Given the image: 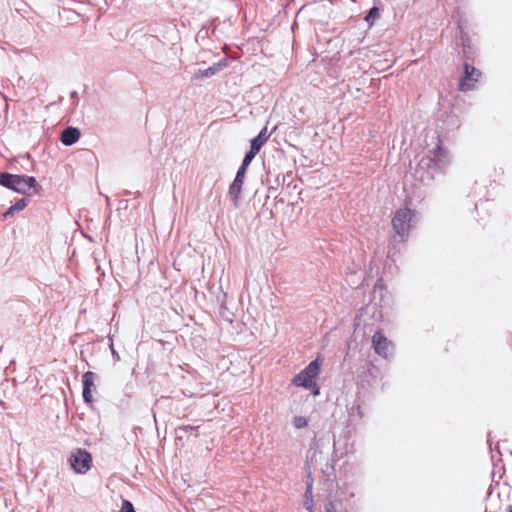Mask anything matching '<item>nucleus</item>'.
I'll list each match as a JSON object with an SVG mask.
<instances>
[{
  "label": "nucleus",
  "mask_w": 512,
  "mask_h": 512,
  "mask_svg": "<svg viewBox=\"0 0 512 512\" xmlns=\"http://www.w3.org/2000/svg\"><path fill=\"white\" fill-rule=\"evenodd\" d=\"M0 185L20 194H26L30 189L38 193L41 186L33 176L0 172Z\"/></svg>",
  "instance_id": "1"
},
{
  "label": "nucleus",
  "mask_w": 512,
  "mask_h": 512,
  "mask_svg": "<svg viewBox=\"0 0 512 512\" xmlns=\"http://www.w3.org/2000/svg\"><path fill=\"white\" fill-rule=\"evenodd\" d=\"M451 163L449 151L444 148L441 144V140L438 139L436 146L431 151V156L423 158L419 166L421 168L427 167L429 170L435 173H444Z\"/></svg>",
  "instance_id": "2"
},
{
  "label": "nucleus",
  "mask_w": 512,
  "mask_h": 512,
  "mask_svg": "<svg viewBox=\"0 0 512 512\" xmlns=\"http://www.w3.org/2000/svg\"><path fill=\"white\" fill-rule=\"evenodd\" d=\"M319 373L320 361L319 359H315L311 361L300 373L293 377L292 384L309 390L316 388L313 394L318 395L319 388L316 385V379Z\"/></svg>",
  "instance_id": "3"
},
{
  "label": "nucleus",
  "mask_w": 512,
  "mask_h": 512,
  "mask_svg": "<svg viewBox=\"0 0 512 512\" xmlns=\"http://www.w3.org/2000/svg\"><path fill=\"white\" fill-rule=\"evenodd\" d=\"M414 216V211L409 208H403L396 211L392 219V226L395 235H397L401 241H405L408 238Z\"/></svg>",
  "instance_id": "4"
},
{
  "label": "nucleus",
  "mask_w": 512,
  "mask_h": 512,
  "mask_svg": "<svg viewBox=\"0 0 512 512\" xmlns=\"http://www.w3.org/2000/svg\"><path fill=\"white\" fill-rule=\"evenodd\" d=\"M72 469L78 474L87 473L92 464V456L84 449H77L69 458Z\"/></svg>",
  "instance_id": "5"
},
{
  "label": "nucleus",
  "mask_w": 512,
  "mask_h": 512,
  "mask_svg": "<svg viewBox=\"0 0 512 512\" xmlns=\"http://www.w3.org/2000/svg\"><path fill=\"white\" fill-rule=\"evenodd\" d=\"M374 351L383 358H389L394 353V344L381 331H376L372 336Z\"/></svg>",
  "instance_id": "6"
},
{
  "label": "nucleus",
  "mask_w": 512,
  "mask_h": 512,
  "mask_svg": "<svg viewBox=\"0 0 512 512\" xmlns=\"http://www.w3.org/2000/svg\"><path fill=\"white\" fill-rule=\"evenodd\" d=\"M482 73L474 66L465 63L464 64V75L459 83L460 91H470L476 87V82L481 77Z\"/></svg>",
  "instance_id": "7"
},
{
  "label": "nucleus",
  "mask_w": 512,
  "mask_h": 512,
  "mask_svg": "<svg viewBox=\"0 0 512 512\" xmlns=\"http://www.w3.org/2000/svg\"><path fill=\"white\" fill-rule=\"evenodd\" d=\"M245 174L246 170L239 167L233 182L229 186L228 196L232 199L236 207L238 206L239 203Z\"/></svg>",
  "instance_id": "8"
},
{
  "label": "nucleus",
  "mask_w": 512,
  "mask_h": 512,
  "mask_svg": "<svg viewBox=\"0 0 512 512\" xmlns=\"http://www.w3.org/2000/svg\"><path fill=\"white\" fill-rule=\"evenodd\" d=\"M96 374L92 371H87L82 375V385H83V400L85 403L89 404L93 401L92 391L96 389L95 379Z\"/></svg>",
  "instance_id": "9"
},
{
  "label": "nucleus",
  "mask_w": 512,
  "mask_h": 512,
  "mask_svg": "<svg viewBox=\"0 0 512 512\" xmlns=\"http://www.w3.org/2000/svg\"><path fill=\"white\" fill-rule=\"evenodd\" d=\"M366 317L373 320L383 318L382 310L378 308L376 303H368L360 308L359 313L356 315L355 320H363Z\"/></svg>",
  "instance_id": "10"
},
{
  "label": "nucleus",
  "mask_w": 512,
  "mask_h": 512,
  "mask_svg": "<svg viewBox=\"0 0 512 512\" xmlns=\"http://www.w3.org/2000/svg\"><path fill=\"white\" fill-rule=\"evenodd\" d=\"M80 138V131L76 127H67L62 133L60 140L66 146H71L75 144Z\"/></svg>",
  "instance_id": "11"
},
{
  "label": "nucleus",
  "mask_w": 512,
  "mask_h": 512,
  "mask_svg": "<svg viewBox=\"0 0 512 512\" xmlns=\"http://www.w3.org/2000/svg\"><path fill=\"white\" fill-rule=\"evenodd\" d=\"M270 135L267 133V127H264L259 134L251 140L250 147L257 150H261L262 146L267 142Z\"/></svg>",
  "instance_id": "12"
},
{
  "label": "nucleus",
  "mask_w": 512,
  "mask_h": 512,
  "mask_svg": "<svg viewBox=\"0 0 512 512\" xmlns=\"http://www.w3.org/2000/svg\"><path fill=\"white\" fill-rule=\"evenodd\" d=\"M29 199L23 197L19 199L15 204L11 205L4 213L3 218L7 219L12 217L16 212L22 211L28 204Z\"/></svg>",
  "instance_id": "13"
},
{
  "label": "nucleus",
  "mask_w": 512,
  "mask_h": 512,
  "mask_svg": "<svg viewBox=\"0 0 512 512\" xmlns=\"http://www.w3.org/2000/svg\"><path fill=\"white\" fill-rule=\"evenodd\" d=\"M224 66H225V63L223 61H220L204 70H198V72L195 74V77L197 79L204 78V77H210V76L216 74L217 72H219Z\"/></svg>",
  "instance_id": "14"
},
{
  "label": "nucleus",
  "mask_w": 512,
  "mask_h": 512,
  "mask_svg": "<svg viewBox=\"0 0 512 512\" xmlns=\"http://www.w3.org/2000/svg\"><path fill=\"white\" fill-rule=\"evenodd\" d=\"M198 426L191 425H182L175 429L176 435L178 439H183L188 434H195V437L198 436Z\"/></svg>",
  "instance_id": "15"
},
{
  "label": "nucleus",
  "mask_w": 512,
  "mask_h": 512,
  "mask_svg": "<svg viewBox=\"0 0 512 512\" xmlns=\"http://www.w3.org/2000/svg\"><path fill=\"white\" fill-rule=\"evenodd\" d=\"M258 153L259 152L257 150L250 147V150L244 156V159L242 161L240 168L247 170V167L249 166V164L252 162V160L255 158V156Z\"/></svg>",
  "instance_id": "16"
},
{
  "label": "nucleus",
  "mask_w": 512,
  "mask_h": 512,
  "mask_svg": "<svg viewBox=\"0 0 512 512\" xmlns=\"http://www.w3.org/2000/svg\"><path fill=\"white\" fill-rule=\"evenodd\" d=\"M312 489H313V480L310 478V475H309L308 481L306 483V491H305V499H310V506H307V510H312V508H313Z\"/></svg>",
  "instance_id": "17"
},
{
  "label": "nucleus",
  "mask_w": 512,
  "mask_h": 512,
  "mask_svg": "<svg viewBox=\"0 0 512 512\" xmlns=\"http://www.w3.org/2000/svg\"><path fill=\"white\" fill-rule=\"evenodd\" d=\"M378 17L379 9L374 6L368 11L367 15L365 16V21L371 26Z\"/></svg>",
  "instance_id": "18"
},
{
  "label": "nucleus",
  "mask_w": 512,
  "mask_h": 512,
  "mask_svg": "<svg viewBox=\"0 0 512 512\" xmlns=\"http://www.w3.org/2000/svg\"><path fill=\"white\" fill-rule=\"evenodd\" d=\"M384 292H386V288L384 287V285L380 281L375 283L373 288V298L376 299L377 295H379L380 302H382Z\"/></svg>",
  "instance_id": "19"
},
{
  "label": "nucleus",
  "mask_w": 512,
  "mask_h": 512,
  "mask_svg": "<svg viewBox=\"0 0 512 512\" xmlns=\"http://www.w3.org/2000/svg\"><path fill=\"white\" fill-rule=\"evenodd\" d=\"M293 425L296 429H301L308 425V420L303 416H295L293 418Z\"/></svg>",
  "instance_id": "20"
},
{
  "label": "nucleus",
  "mask_w": 512,
  "mask_h": 512,
  "mask_svg": "<svg viewBox=\"0 0 512 512\" xmlns=\"http://www.w3.org/2000/svg\"><path fill=\"white\" fill-rule=\"evenodd\" d=\"M220 316L223 320H232V317H234V314L229 312L228 309L222 305L220 308Z\"/></svg>",
  "instance_id": "21"
},
{
  "label": "nucleus",
  "mask_w": 512,
  "mask_h": 512,
  "mask_svg": "<svg viewBox=\"0 0 512 512\" xmlns=\"http://www.w3.org/2000/svg\"><path fill=\"white\" fill-rule=\"evenodd\" d=\"M121 512H136L133 504L128 500H123L121 506Z\"/></svg>",
  "instance_id": "22"
},
{
  "label": "nucleus",
  "mask_w": 512,
  "mask_h": 512,
  "mask_svg": "<svg viewBox=\"0 0 512 512\" xmlns=\"http://www.w3.org/2000/svg\"><path fill=\"white\" fill-rule=\"evenodd\" d=\"M110 349H111V353H112V355H113L117 360H119V359H120V357H119L118 353L115 351V349H114V347H113V343H112V342H111V344H110Z\"/></svg>",
  "instance_id": "23"
},
{
  "label": "nucleus",
  "mask_w": 512,
  "mask_h": 512,
  "mask_svg": "<svg viewBox=\"0 0 512 512\" xmlns=\"http://www.w3.org/2000/svg\"><path fill=\"white\" fill-rule=\"evenodd\" d=\"M334 506H333V503L332 502H329L327 505H326V511L327 512H332Z\"/></svg>",
  "instance_id": "24"
},
{
  "label": "nucleus",
  "mask_w": 512,
  "mask_h": 512,
  "mask_svg": "<svg viewBox=\"0 0 512 512\" xmlns=\"http://www.w3.org/2000/svg\"><path fill=\"white\" fill-rule=\"evenodd\" d=\"M304 505L306 508L307 506H310V499H305Z\"/></svg>",
  "instance_id": "25"
},
{
  "label": "nucleus",
  "mask_w": 512,
  "mask_h": 512,
  "mask_svg": "<svg viewBox=\"0 0 512 512\" xmlns=\"http://www.w3.org/2000/svg\"><path fill=\"white\" fill-rule=\"evenodd\" d=\"M70 96H71V98L76 97V96H77V92H76V91H72V92L70 93Z\"/></svg>",
  "instance_id": "26"
},
{
  "label": "nucleus",
  "mask_w": 512,
  "mask_h": 512,
  "mask_svg": "<svg viewBox=\"0 0 512 512\" xmlns=\"http://www.w3.org/2000/svg\"><path fill=\"white\" fill-rule=\"evenodd\" d=\"M507 512H512V505H509L507 508Z\"/></svg>",
  "instance_id": "27"
},
{
  "label": "nucleus",
  "mask_w": 512,
  "mask_h": 512,
  "mask_svg": "<svg viewBox=\"0 0 512 512\" xmlns=\"http://www.w3.org/2000/svg\"><path fill=\"white\" fill-rule=\"evenodd\" d=\"M355 496L354 492L350 493V497L353 498Z\"/></svg>",
  "instance_id": "28"
}]
</instances>
